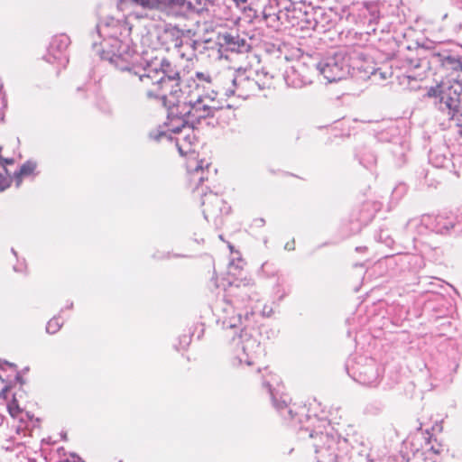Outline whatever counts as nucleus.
<instances>
[{
	"label": "nucleus",
	"mask_w": 462,
	"mask_h": 462,
	"mask_svg": "<svg viewBox=\"0 0 462 462\" xmlns=\"http://www.w3.org/2000/svg\"><path fill=\"white\" fill-rule=\"evenodd\" d=\"M58 462H85L79 456L76 454H70L65 459L60 460Z\"/></svg>",
	"instance_id": "nucleus-13"
},
{
	"label": "nucleus",
	"mask_w": 462,
	"mask_h": 462,
	"mask_svg": "<svg viewBox=\"0 0 462 462\" xmlns=\"http://www.w3.org/2000/svg\"><path fill=\"white\" fill-rule=\"evenodd\" d=\"M176 144L179 152L187 156L185 160L186 182L189 188L196 189L208 179V168L211 163L192 151L190 143L187 146L184 137H178Z\"/></svg>",
	"instance_id": "nucleus-3"
},
{
	"label": "nucleus",
	"mask_w": 462,
	"mask_h": 462,
	"mask_svg": "<svg viewBox=\"0 0 462 462\" xmlns=\"http://www.w3.org/2000/svg\"><path fill=\"white\" fill-rule=\"evenodd\" d=\"M10 386L5 385L0 392V398H3L4 400L7 401V410L9 414L15 418L20 413H22L23 409L20 407L19 402L17 400V395L14 394L11 398V400H8L7 393L9 392Z\"/></svg>",
	"instance_id": "nucleus-7"
},
{
	"label": "nucleus",
	"mask_w": 462,
	"mask_h": 462,
	"mask_svg": "<svg viewBox=\"0 0 462 462\" xmlns=\"http://www.w3.org/2000/svg\"><path fill=\"white\" fill-rule=\"evenodd\" d=\"M274 403H275L276 407L279 408V409H283V408H286L288 406L287 399H283L282 402H277L274 399Z\"/></svg>",
	"instance_id": "nucleus-16"
},
{
	"label": "nucleus",
	"mask_w": 462,
	"mask_h": 462,
	"mask_svg": "<svg viewBox=\"0 0 462 462\" xmlns=\"http://www.w3.org/2000/svg\"><path fill=\"white\" fill-rule=\"evenodd\" d=\"M9 187V181L2 174H0V191Z\"/></svg>",
	"instance_id": "nucleus-15"
},
{
	"label": "nucleus",
	"mask_w": 462,
	"mask_h": 462,
	"mask_svg": "<svg viewBox=\"0 0 462 462\" xmlns=\"http://www.w3.org/2000/svg\"><path fill=\"white\" fill-rule=\"evenodd\" d=\"M219 238L224 241V238H223L222 235L219 236Z\"/></svg>",
	"instance_id": "nucleus-21"
},
{
	"label": "nucleus",
	"mask_w": 462,
	"mask_h": 462,
	"mask_svg": "<svg viewBox=\"0 0 462 462\" xmlns=\"http://www.w3.org/2000/svg\"><path fill=\"white\" fill-rule=\"evenodd\" d=\"M228 247L230 250H233V245L231 244H228Z\"/></svg>",
	"instance_id": "nucleus-19"
},
{
	"label": "nucleus",
	"mask_w": 462,
	"mask_h": 462,
	"mask_svg": "<svg viewBox=\"0 0 462 462\" xmlns=\"http://www.w3.org/2000/svg\"><path fill=\"white\" fill-rule=\"evenodd\" d=\"M460 85L458 83L450 84L441 82L429 89L427 95L430 97L440 98V109L447 110V116L454 120L458 115Z\"/></svg>",
	"instance_id": "nucleus-4"
},
{
	"label": "nucleus",
	"mask_w": 462,
	"mask_h": 462,
	"mask_svg": "<svg viewBox=\"0 0 462 462\" xmlns=\"http://www.w3.org/2000/svg\"><path fill=\"white\" fill-rule=\"evenodd\" d=\"M197 88L198 84L193 79L191 84H187V89L180 87V92L176 95V102L171 106L168 112L169 117L180 119L183 123H195L210 116V107L204 104L199 95H192L193 88Z\"/></svg>",
	"instance_id": "nucleus-2"
},
{
	"label": "nucleus",
	"mask_w": 462,
	"mask_h": 462,
	"mask_svg": "<svg viewBox=\"0 0 462 462\" xmlns=\"http://www.w3.org/2000/svg\"><path fill=\"white\" fill-rule=\"evenodd\" d=\"M335 69L338 70V67L336 62H333L325 64L321 68L320 71L324 78L328 79V81L334 82L340 79L339 73L334 72Z\"/></svg>",
	"instance_id": "nucleus-9"
},
{
	"label": "nucleus",
	"mask_w": 462,
	"mask_h": 462,
	"mask_svg": "<svg viewBox=\"0 0 462 462\" xmlns=\"http://www.w3.org/2000/svg\"><path fill=\"white\" fill-rule=\"evenodd\" d=\"M441 430H442V427L440 424H437V428L432 429L433 431H435V430L440 431Z\"/></svg>",
	"instance_id": "nucleus-18"
},
{
	"label": "nucleus",
	"mask_w": 462,
	"mask_h": 462,
	"mask_svg": "<svg viewBox=\"0 0 462 462\" xmlns=\"http://www.w3.org/2000/svg\"><path fill=\"white\" fill-rule=\"evenodd\" d=\"M442 66L446 69H453V70H462V62L453 57L448 56L443 59L442 60Z\"/></svg>",
	"instance_id": "nucleus-10"
},
{
	"label": "nucleus",
	"mask_w": 462,
	"mask_h": 462,
	"mask_svg": "<svg viewBox=\"0 0 462 462\" xmlns=\"http://www.w3.org/2000/svg\"><path fill=\"white\" fill-rule=\"evenodd\" d=\"M248 83L249 80L243 74H237L224 80L223 90L226 96L245 97L247 96L245 85Z\"/></svg>",
	"instance_id": "nucleus-5"
},
{
	"label": "nucleus",
	"mask_w": 462,
	"mask_h": 462,
	"mask_svg": "<svg viewBox=\"0 0 462 462\" xmlns=\"http://www.w3.org/2000/svg\"><path fill=\"white\" fill-rule=\"evenodd\" d=\"M457 116H459V113ZM460 116H462V114H460ZM454 120H456L458 125H462V119H459L458 116H456Z\"/></svg>",
	"instance_id": "nucleus-17"
},
{
	"label": "nucleus",
	"mask_w": 462,
	"mask_h": 462,
	"mask_svg": "<svg viewBox=\"0 0 462 462\" xmlns=\"http://www.w3.org/2000/svg\"><path fill=\"white\" fill-rule=\"evenodd\" d=\"M300 414L303 415L306 411L305 406H297L295 403L290 407L288 411L292 420L296 419V417L300 414Z\"/></svg>",
	"instance_id": "nucleus-12"
},
{
	"label": "nucleus",
	"mask_w": 462,
	"mask_h": 462,
	"mask_svg": "<svg viewBox=\"0 0 462 462\" xmlns=\"http://www.w3.org/2000/svg\"><path fill=\"white\" fill-rule=\"evenodd\" d=\"M62 327V321L60 318L54 317L51 319L46 325V331L49 334L57 333Z\"/></svg>",
	"instance_id": "nucleus-11"
},
{
	"label": "nucleus",
	"mask_w": 462,
	"mask_h": 462,
	"mask_svg": "<svg viewBox=\"0 0 462 462\" xmlns=\"http://www.w3.org/2000/svg\"><path fill=\"white\" fill-rule=\"evenodd\" d=\"M121 81L133 89L143 93L149 99H161L169 111L176 102V95L180 92V86L185 79L180 74L177 77L165 76L163 71L151 69L148 73L140 74L133 68L121 69ZM188 81V79H186Z\"/></svg>",
	"instance_id": "nucleus-1"
},
{
	"label": "nucleus",
	"mask_w": 462,
	"mask_h": 462,
	"mask_svg": "<svg viewBox=\"0 0 462 462\" xmlns=\"http://www.w3.org/2000/svg\"><path fill=\"white\" fill-rule=\"evenodd\" d=\"M196 77L200 81H204V82H208V83H209L211 81V78L208 73L198 72V73H196Z\"/></svg>",
	"instance_id": "nucleus-14"
},
{
	"label": "nucleus",
	"mask_w": 462,
	"mask_h": 462,
	"mask_svg": "<svg viewBox=\"0 0 462 462\" xmlns=\"http://www.w3.org/2000/svg\"><path fill=\"white\" fill-rule=\"evenodd\" d=\"M223 200L211 190L203 193L201 197L200 206L206 218L217 215L221 211Z\"/></svg>",
	"instance_id": "nucleus-6"
},
{
	"label": "nucleus",
	"mask_w": 462,
	"mask_h": 462,
	"mask_svg": "<svg viewBox=\"0 0 462 462\" xmlns=\"http://www.w3.org/2000/svg\"><path fill=\"white\" fill-rule=\"evenodd\" d=\"M36 167H37V165L34 162H32V161L25 162L21 166L20 170L14 173L16 186L18 187L21 185L23 177H28V176L32 175L36 170Z\"/></svg>",
	"instance_id": "nucleus-8"
},
{
	"label": "nucleus",
	"mask_w": 462,
	"mask_h": 462,
	"mask_svg": "<svg viewBox=\"0 0 462 462\" xmlns=\"http://www.w3.org/2000/svg\"><path fill=\"white\" fill-rule=\"evenodd\" d=\"M22 430H23V429H21V428L17 429V433H19V432H20V431H22Z\"/></svg>",
	"instance_id": "nucleus-20"
}]
</instances>
